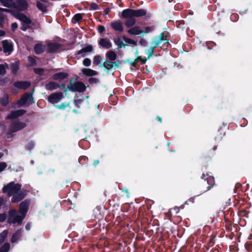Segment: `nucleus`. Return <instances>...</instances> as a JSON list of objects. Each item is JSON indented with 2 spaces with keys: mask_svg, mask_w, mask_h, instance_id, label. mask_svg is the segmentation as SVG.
Segmentation results:
<instances>
[{
  "mask_svg": "<svg viewBox=\"0 0 252 252\" xmlns=\"http://www.w3.org/2000/svg\"><path fill=\"white\" fill-rule=\"evenodd\" d=\"M126 11V9L123 10L121 17L124 19H126L125 22L126 26L128 28H131L135 24L136 20L133 16H126V14L124 13Z\"/></svg>",
  "mask_w": 252,
  "mask_h": 252,
  "instance_id": "1a4fd4ad",
  "label": "nucleus"
},
{
  "mask_svg": "<svg viewBox=\"0 0 252 252\" xmlns=\"http://www.w3.org/2000/svg\"><path fill=\"white\" fill-rule=\"evenodd\" d=\"M9 102V96L7 94H5L3 96L0 98V104L3 106H7Z\"/></svg>",
  "mask_w": 252,
  "mask_h": 252,
  "instance_id": "2f4dec72",
  "label": "nucleus"
},
{
  "mask_svg": "<svg viewBox=\"0 0 252 252\" xmlns=\"http://www.w3.org/2000/svg\"><path fill=\"white\" fill-rule=\"evenodd\" d=\"M30 204V200L29 199H25L20 203L19 213L20 215L18 214L16 209L10 210L8 211L7 222L10 224L17 223L18 225H21L26 216Z\"/></svg>",
  "mask_w": 252,
  "mask_h": 252,
  "instance_id": "f257e3e1",
  "label": "nucleus"
},
{
  "mask_svg": "<svg viewBox=\"0 0 252 252\" xmlns=\"http://www.w3.org/2000/svg\"><path fill=\"white\" fill-rule=\"evenodd\" d=\"M154 51V49H153V47H150V48L147 50L146 54L148 55V58L146 59L147 60L149 59L151 57H152L153 55Z\"/></svg>",
  "mask_w": 252,
  "mask_h": 252,
  "instance_id": "603ef678",
  "label": "nucleus"
},
{
  "mask_svg": "<svg viewBox=\"0 0 252 252\" xmlns=\"http://www.w3.org/2000/svg\"><path fill=\"white\" fill-rule=\"evenodd\" d=\"M14 0H0L2 5L7 8H12Z\"/></svg>",
  "mask_w": 252,
  "mask_h": 252,
  "instance_id": "7c9ffc66",
  "label": "nucleus"
},
{
  "mask_svg": "<svg viewBox=\"0 0 252 252\" xmlns=\"http://www.w3.org/2000/svg\"><path fill=\"white\" fill-rule=\"evenodd\" d=\"M139 44L142 46H147L148 42L146 39L141 38L139 42Z\"/></svg>",
  "mask_w": 252,
  "mask_h": 252,
  "instance_id": "774afa93",
  "label": "nucleus"
},
{
  "mask_svg": "<svg viewBox=\"0 0 252 252\" xmlns=\"http://www.w3.org/2000/svg\"><path fill=\"white\" fill-rule=\"evenodd\" d=\"M32 29V27L31 25H25L24 23H22V27L21 30L23 31H26L28 29Z\"/></svg>",
  "mask_w": 252,
  "mask_h": 252,
  "instance_id": "6e6d98bb",
  "label": "nucleus"
},
{
  "mask_svg": "<svg viewBox=\"0 0 252 252\" xmlns=\"http://www.w3.org/2000/svg\"><path fill=\"white\" fill-rule=\"evenodd\" d=\"M201 179L203 180L200 183L199 188L202 189V193L209 190L214 187L215 181L213 176L203 173Z\"/></svg>",
  "mask_w": 252,
  "mask_h": 252,
  "instance_id": "7ed1b4c3",
  "label": "nucleus"
},
{
  "mask_svg": "<svg viewBox=\"0 0 252 252\" xmlns=\"http://www.w3.org/2000/svg\"><path fill=\"white\" fill-rule=\"evenodd\" d=\"M84 100V97H83L82 98L78 99H74L73 102L75 105L78 108L80 107V104L83 102Z\"/></svg>",
  "mask_w": 252,
  "mask_h": 252,
  "instance_id": "de8ad7c7",
  "label": "nucleus"
},
{
  "mask_svg": "<svg viewBox=\"0 0 252 252\" xmlns=\"http://www.w3.org/2000/svg\"><path fill=\"white\" fill-rule=\"evenodd\" d=\"M27 195L26 190H20L14 194L11 198L12 203H18L22 200Z\"/></svg>",
  "mask_w": 252,
  "mask_h": 252,
  "instance_id": "9d476101",
  "label": "nucleus"
},
{
  "mask_svg": "<svg viewBox=\"0 0 252 252\" xmlns=\"http://www.w3.org/2000/svg\"><path fill=\"white\" fill-rule=\"evenodd\" d=\"M14 0H0L2 5L7 8H12Z\"/></svg>",
  "mask_w": 252,
  "mask_h": 252,
  "instance_id": "c756f323",
  "label": "nucleus"
},
{
  "mask_svg": "<svg viewBox=\"0 0 252 252\" xmlns=\"http://www.w3.org/2000/svg\"><path fill=\"white\" fill-rule=\"evenodd\" d=\"M28 100L31 103H34L32 94L27 93L21 97L18 101L17 104L19 107H21L25 105Z\"/></svg>",
  "mask_w": 252,
  "mask_h": 252,
  "instance_id": "0eeeda50",
  "label": "nucleus"
},
{
  "mask_svg": "<svg viewBox=\"0 0 252 252\" xmlns=\"http://www.w3.org/2000/svg\"><path fill=\"white\" fill-rule=\"evenodd\" d=\"M169 37V33L168 32H162L159 36L154 37V39H156L159 43L162 41H166L167 44H169V40L168 38Z\"/></svg>",
  "mask_w": 252,
  "mask_h": 252,
  "instance_id": "dca6fc26",
  "label": "nucleus"
},
{
  "mask_svg": "<svg viewBox=\"0 0 252 252\" xmlns=\"http://www.w3.org/2000/svg\"><path fill=\"white\" fill-rule=\"evenodd\" d=\"M17 18L20 20L22 23L25 24V25H30L32 23L31 19L23 13H19Z\"/></svg>",
  "mask_w": 252,
  "mask_h": 252,
  "instance_id": "aec40b11",
  "label": "nucleus"
},
{
  "mask_svg": "<svg viewBox=\"0 0 252 252\" xmlns=\"http://www.w3.org/2000/svg\"><path fill=\"white\" fill-rule=\"evenodd\" d=\"M28 60L29 63H31V65H35L36 64L35 60L31 56L28 57Z\"/></svg>",
  "mask_w": 252,
  "mask_h": 252,
  "instance_id": "680f3d73",
  "label": "nucleus"
},
{
  "mask_svg": "<svg viewBox=\"0 0 252 252\" xmlns=\"http://www.w3.org/2000/svg\"><path fill=\"white\" fill-rule=\"evenodd\" d=\"M45 50V47L41 43H37L34 46V53L37 55L43 53Z\"/></svg>",
  "mask_w": 252,
  "mask_h": 252,
  "instance_id": "393cba45",
  "label": "nucleus"
},
{
  "mask_svg": "<svg viewBox=\"0 0 252 252\" xmlns=\"http://www.w3.org/2000/svg\"><path fill=\"white\" fill-rule=\"evenodd\" d=\"M124 13L126 16H133L135 17H140L145 16L147 14V11L144 9H139L134 10L130 8L126 9Z\"/></svg>",
  "mask_w": 252,
  "mask_h": 252,
  "instance_id": "39448f33",
  "label": "nucleus"
},
{
  "mask_svg": "<svg viewBox=\"0 0 252 252\" xmlns=\"http://www.w3.org/2000/svg\"><path fill=\"white\" fill-rule=\"evenodd\" d=\"M34 142L33 141L30 140L28 141L26 145H25V148L26 150L29 151L31 153V151L34 148Z\"/></svg>",
  "mask_w": 252,
  "mask_h": 252,
  "instance_id": "e433bc0d",
  "label": "nucleus"
},
{
  "mask_svg": "<svg viewBox=\"0 0 252 252\" xmlns=\"http://www.w3.org/2000/svg\"><path fill=\"white\" fill-rule=\"evenodd\" d=\"M6 73V69L3 64H0V75H4Z\"/></svg>",
  "mask_w": 252,
  "mask_h": 252,
  "instance_id": "bf43d9fd",
  "label": "nucleus"
},
{
  "mask_svg": "<svg viewBox=\"0 0 252 252\" xmlns=\"http://www.w3.org/2000/svg\"><path fill=\"white\" fill-rule=\"evenodd\" d=\"M245 246L248 252H252V242H247Z\"/></svg>",
  "mask_w": 252,
  "mask_h": 252,
  "instance_id": "8fccbe9b",
  "label": "nucleus"
},
{
  "mask_svg": "<svg viewBox=\"0 0 252 252\" xmlns=\"http://www.w3.org/2000/svg\"><path fill=\"white\" fill-rule=\"evenodd\" d=\"M88 158L86 156H81L79 158L78 161L81 166L87 164V161Z\"/></svg>",
  "mask_w": 252,
  "mask_h": 252,
  "instance_id": "a19ab883",
  "label": "nucleus"
},
{
  "mask_svg": "<svg viewBox=\"0 0 252 252\" xmlns=\"http://www.w3.org/2000/svg\"><path fill=\"white\" fill-rule=\"evenodd\" d=\"M123 39L126 43L128 44H132L133 45H137V42L132 39L124 36Z\"/></svg>",
  "mask_w": 252,
  "mask_h": 252,
  "instance_id": "37998d69",
  "label": "nucleus"
},
{
  "mask_svg": "<svg viewBox=\"0 0 252 252\" xmlns=\"http://www.w3.org/2000/svg\"><path fill=\"white\" fill-rule=\"evenodd\" d=\"M22 232L23 230L22 229L17 230L12 236L11 239V243H13L16 242L18 239L22 236Z\"/></svg>",
  "mask_w": 252,
  "mask_h": 252,
  "instance_id": "bb28decb",
  "label": "nucleus"
},
{
  "mask_svg": "<svg viewBox=\"0 0 252 252\" xmlns=\"http://www.w3.org/2000/svg\"><path fill=\"white\" fill-rule=\"evenodd\" d=\"M59 87V84L55 82L50 81L45 85V87L47 90L53 91L58 89Z\"/></svg>",
  "mask_w": 252,
  "mask_h": 252,
  "instance_id": "b1692460",
  "label": "nucleus"
},
{
  "mask_svg": "<svg viewBox=\"0 0 252 252\" xmlns=\"http://www.w3.org/2000/svg\"><path fill=\"white\" fill-rule=\"evenodd\" d=\"M8 235V230H4L0 233V245L5 240Z\"/></svg>",
  "mask_w": 252,
  "mask_h": 252,
  "instance_id": "4c0bfd02",
  "label": "nucleus"
},
{
  "mask_svg": "<svg viewBox=\"0 0 252 252\" xmlns=\"http://www.w3.org/2000/svg\"><path fill=\"white\" fill-rule=\"evenodd\" d=\"M90 8L92 10H97L99 8V6L96 3L92 2L90 4Z\"/></svg>",
  "mask_w": 252,
  "mask_h": 252,
  "instance_id": "69168bd1",
  "label": "nucleus"
},
{
  "mask_svg": "<svg viewBox=\"0 0 252 252\" xmlns=\"http://www.w3.org/2000/svg\"><path fill=\"white\" fill-rule=\"evenodd\" d=\"M136 59L138 61V62H140L142 64H145L147 61L146 59L143 58L141 56H138Z\"/></svg>",
  "mask_w": 252,
  "mask_h": 252,
  "instance_id": "e2e57ef3",
  "label": "nucleus"
},
{
  "mask_svg": "<svg viewBox=\"0 0 252 252\" xmlns=\"http://www.w3.org/2000/svg\"><path fill=\"white\" fill-rule=\"evenodd\" d=\"M106 57L110 61H114L116 60L117 55L114 51L110 50L106 53Z\"/></svg>",
  "mask_w": 252,
  "mask_h": 252,
  "instance_id": "cd10ccee",
  "label": "nucleus"
},
{
  "mask_svg": "<svg viewBox=\"0 0 252 252\" xmlns=\"http://www.w3.org/2000/svg\"><path fill=\"white\" fill-rule=\"evenodd\" d=\"M88 82L90 84H93L98 83L99 80L98 78L91 77L89 79Z\"/></svg>",
  "mask_w": 252,
  "mask_h": 252,
  "instance_id": "5fc2aeb1",
  "label": "nucleus"
},
{
  "mask_svg": "<svg viewBox=\"0 0 252 252\" xmlns=\"http://www.w3.org/2000/svg\"><path fill=\"white\" fill-rule=\"evenodd\" d=\"M19 68V62H15V63L11 64L10 68L13 74H16L17 71Z\"/></svg>",
  "mask_w": 252,
  "mask_h": 252,
  "instance_id": "473e14b6",
  "label": "nucleus"
},
{
  "mask_svg": "<svg viewBox=\"0 0 252 252\" xmlns=\"http://www.w3.org/2000/svg\"><path fill=\"white\" fill-rule=\"evenodd\" d=\"M155 30V27L154 26H150V27H146L144 28L143 30H142V34H141L139 37H142L144 36V34L148 33L150 32L153 31Z\"/></svg>",
  "mask_w": 252,
  "mask_h": 252,
  "instance_id": "c9c22d12",
  "label": "nucleus"
},
{
  "mask_svg": "<svg viewBox=\"0 0 252 252\" xmlns=\"http://www.w3.org/2000/svg\"><path fill=\"white\" fill-rule=\"evenodd\" d=\"M239 19V15L236 13H233L230 15V20L233 22H236Z\"/></svg>",
  "mask_w": 252,
  "mask_h": 252,
  "instance_id": "864d4df0",
  "label": "nucleus"
},
{
  "mask_svg": "<svg viewBox=\"0 0 252 252\" xmlns=\"http://www.w3.org/2000/svg\"><path fill=\"white\" fill-rule=\"evenodd\" d=\"M26 126V124L23 122H15L11 124L10 126V130L12 132H16L24 128Z\"/></svg>",
  "mask_w": 252,
  "mask_h": 252,
  "instance_id": "2eb2a0df",
  "label": "nucleus"
},
{
  "mask_svg": "<svg viewBox=\"0 0 252 252\" xmlns=\"http://www.w3.org/2000/svg\"><path fill=\"white\" fill-rule=\"evenodd\" d=\"M62 46L60 43L50 42L47 45L46 52L48 53H53L57 52Z\"/></svg>",
  "mask_w": 252,
  "mask_h": 252,
  "instance_id": "ddd939ff",
  "label": "nucleus"
},
{
  "mask_svg": "<svg viewBox=\"0 0 252 252\" xmlns=\"http://www.w3.org/2000/svg\"><path fill=\"white\" fill-rule=\"evenodd\" d=\"M78 77L76 78H71L69 80V84L65 90V93L68 91L72 92L83 93L86 90V87L84 83L81 81H76Z\"/></svg>",
  "mask_w": 252,
  "mask_h": 252,
  "instance_id": "f03ea898",
  "label": "nucleus"
},
{
  "mask_svg": "<svg viewBox=\"0 0 252 252\" xmlns=\"http://www.w3.org/2000/svg\"><path fill=\"white\" fill-rule=\"evenodd\" d=\"M93 50V46L92 45H88L87 46L79 50L77 53L76 55L78 56L79 55H81L82 57H85L86 53L91 52Z\"/></svg>",
  "mask_w": 252,
  "mask_h": 252,
  "instance_id": "412c9836",
  "label": "nucleus"
},
{
  "mask_svg": "<svg viewBox=\"0 0 252 252\" xmlns=\"http://www.w3.org/2000/svg\"><path fill=\"white\" fill-rule=\"evenodd\" d=\"M27 112V111L24 109H19L12 111L6 117L7 120L15 119L22 115H24Z\"/></svg>",
  "mask_w": 252,
  "mask_h": 252,
  "instance_id": "9b49d317",
  "label": "nucleus"
},
{
  "mask_svg": "<svg viewBox=\"0 0 252 252\" xmlns=\"http://www.w3.org/2000/svg\"><path fill=\"white\" fill-rule=\"evenodd\" d=\"M10 249V244L5 243L2 246L0 247V252H8Z\"/></svg>",
  "mask_w": 252,
  "mask_h": 252,
  "instance_id": "58836bf2",
  "label": "nucleus"
},
{
  "mask_svg": "<svg viewBox=\"0 0 252 252\" xmlns=\"http://www.w3.org/2000/svg\"><path fill=\"white\" fill-rule=\"evenodd\" d=\"M151 46L150 47H153V49H155V48L157 47H160V43L156 39H154V37L152 39V41L151 43Z\"/></svg>",
  "mask_w": 252,
  "mask_h": 252,
  "instance_id": "49530a36",
  "label": "nucleus"
},
{
  "mask_svg": "<svg viewBox=\"0 0 252 252\" xmlns=\"http://www.w3.org/2000/svg\"><path fill=\"white\" fill-rule=\"evenodd\" d=\"M121 62L119 60H117L115 62L112 61V68L116 69L120 67Z\"/></svg>",
  "mask_w": 252,
  "mask_h": 252,
  "instance_id": "09e8293b",
  "label": "nucleus"
},
{
  "mask_svg": "<svg viewBox=\"0 0 252 252\" xmlns=\"http://www.w3.org/2000/svg\"><path fill=\"white\" fill-rule=\"evenodd\" d=\"M34 72L40 76L44 75V69L42 68H35L33 69Z\"/></svg>",
  "mask_w": 252,
  "mask_h": 252,
  "instance_id": "79ce46f5",
  "label": "nucleus"
},
{
  "mask_svg": "<svg viewBox=\"0 0 252 252\" xmlns=\"http://www.w3.org/2000/svg\"><path fill=\"white\" fill-rule=\"evenodd\" d=\"M36 5L37 8L42 12H46L47 11V6L42 2L37 1Z\"/></svg>",
  "mask_w": 252,
  "mask_h": 252,
  "instance_id": "72a5a7b5",
  "label": "nucleus"
},
{
  "mask_svg": "<svg viewBox=\"0 0 252 252\" xmlns=\"http://www.w3.org/2000/svg\"><path fill=\"white\" fill-rule=\"evenodd\" d=\"M102 59L99 55L95 56L94 58L93 63L95 65H98L102 61Z\"/></svg>",
  "mask_w": 252,
  "mask_h": 252,
  "instance_id": "c03bdc74",
  "label": "nucleus"
},
{
  "mask_svg": "<svg viewBox=\"0 0 252 252\" xmlns=\"http://www.w3.org/2000/svg\"><path fill=\"white\" fill-rule=\"evenodd\" d=\"M69 103L67 102H63L60 105H54V106L59 109L61 110H64L65 109L67 106H68Z\"/></svg>",
  "mask_w": 252,
  "mask_h": 252,
  "instance_id": "a18cd8bd",
  "label": "nucleus"
},
{
  "mask_svg": "<svg viewBox=\"0 0 252 252\" xmlns=\"http://www.w3.org/2000/svg\"><path fill=\"white\" fill-rule=\"evenodd\" d=\"M99 44L103 48L109 49L112 47V43L107 38H101Z\"/></svg>",
  "mask_w": 252,
  "mask_h": 252,
  "instance_id": "4be33fe9",
  "label": "nucleus"
},
{
  "mask_svg": "<svg viewBox=\"0 0 252 252\" xmlns=\"http://www.w3.org/2000/svg\"><path fill=\"white\" fill-rule=\"evenodd\" d=\"M31 83L27 81H16L13 83L14 87L20 90H26L31 86Z\"/></svg>",
  "mask_w": 252,
  "mask_h": 252,
  "instance_id": "4468645a",
  "label": "nucleus"
},
{
  "mask_svg": "<svg viewBox=\"0 0 252 252\" xmlns=\"http://www.w3.org/2000/svg\"><path fill=\"white\" fill-rule=\"evenodd\" d=\"M7 218V215L5 213L0 214V222H4Z\"/></svg>",
  "mask_w": 252,
  "mask_h": 252,
  "instance_id": "338daca9",
  "label": "nucleus"
},
{
  "mask_svg": "<svg viewBox=\"0 0 252 252\" xmlns=\"http://www.w3.org/2000/svg\"><path fill=\"white\" fill-rule=\"evenodd\" d=\"M21 188V184L19 183L15 184L14 182H12L4 186L2 188V192L4 193H7L9 196H12L20 191Z\"/></svg>",
  "mask_w": 252,
  "mask_h": 252,
  "instance_id": "20e7f679",
  "label": "nucleus"
},
{
  "mask_svg": "<svg viewBox=\"0 0 252 252\" xmlns=\"http://www.w3.org/2000/svg\"><path fill=\"white\" fill-rule=\"evenodd\" d=\"M82 72L83 73V74L88 76H93L98 74L97 71L90 68H83L82 69Z\"/></svg>",
  "mask_w": 252,
  "mask_h": 252,
  "instance_id": "a878e982",
  "label": "nucleus"
},
{
  "mask_svg": "<svg viewBox=\"0 0 252 252\" xmlns=\"http://www.w3.org/2000/svg\"><path fill=\"white\" fill-rule=\"evenodd\" d=\"M69 74L67 72H58L55 73L52 76L53 80L56 81H62L68 77Z\"/></svg>",
  "mask_w": 252,
  "mask_h": 252,
  "instance_id": "6ab92c4d",
  "label": "nucleus"
},
{
  "mask_svg": "<svg viewBox=\"0 0 252 252\" xmlns=\"http://www.w3.org/2000/svg\"><path fill=\"white\" fill-rule=\"evenodd\" d=\"M83 64L84 66H89L91 64V60L89 58H85L83 61Z\"/></svg>",
  "mask_w": 252,
  "mask_h": 252,
  "instance_id": "3c124183",
  "label": "nucleus"
},
{
  "mask_svg": "<svg viewBox=\"0 0 252 252\" xmlns=\"http://www.w3.org/2000/svg\"><path fill=\"white\" fill-rule=\"evenodd\" d=\"M114 41L115 43L117 45L118 48H121L122 47H125L126 45L124 44L120 38L114 39Z\"/></svg>",
  "mask_w": 252,
  "mask_h": 252,
  "instance_id": "ea45409f",
  "label": "nucleus"
},
{
  "mask_svg": "<svg viewBox=\"0 0 252 252\" xmlns=\"http://www.w3.org/2000/svg\"><path fill=\"white\" fill-rule=\"evenodd\" d=\"M97 31L99 33L102 34L105 32V28L103 26L100 25L97 27Z\"/></svg>",
  "mask_w": 252,
  "mask_h": 252,
  "instance_id": "0e129e2a",
  "label": "nucleus"
},
{
  "mask_svg": "<svg viewBox=\"0 0 252 252\" xmlns=\"http://www.w3.org/2000/svg\"><path fill=\"white\" fill-rule=\"evenodd\" d=\"M127 62L130 64L131 66L134 67H137V64L138 63V61L135 59L133 61L130 62L128 60H127Z\"/></svg>",
  "mask_w": 252,
  "mask_h": 252,
  "instance_id": "4d7b16f0",
  "label": "nucleus"
},
{
  "mask_svg": "<svg viewBox=\"0 0 252 252\" xmlns=\"http://www.w3.org/2000/svg\"><path fill=\"white\" fill-rule=\"evenodd\" d=\"M84 13H77L74 15L72 18V21L73 23L79 22L83 19Z\"/></svg>",
  "mask_w": 252,
  "mask_h": 252,
  "instance_id": "f704fd0d",
  "label": "nucleus"
},
{
  "mask_svg": "<svg viewBox=\"0 0 252 252\" xmlns=\"http://www.w3.org/2000/svg\"><path fill=\"white\" fill-rule=\"evenodd\" d=\"M246 206H243L242 205L239 208L238 211V215L240 217H243L245 218H249V215L250 212L249 209L250 208L251 205L247 203L246 205Z\"/></svg>",
  "mask_w": 252,
  "mask_h": 252,
  "instance_id": "f8f14e48",
  "label": "nucleus"
},
{
  "mask_svg": "<svg viewBox=\"0 0 252 252\" xmlns=\"http://www.w3.org/2000/svg\"><path fill=\"white\" fill-rule=\"evenodd\" d=\"M111 27L115 31L122 32L124 31V27L122 23L120 20L113 21L111 23Z\"/></svg>",
  "mask_w": 252,
  "mask_h": 252,
  "instance_id": "a211bd4d",
  "label": "nucleus"
},
{
  "mask_svg": "<svg viewBox=\"0 0 252 252\" xmlns=\"http://www.w3.org/2000/svg\"><path fill=\"white\" fill-rule=\"evenodd\" d=\"M63 98L62 92H59L52 93L48 96V100L50 103L55 105Z\"/></svg>",
  "mask_w": 252,
  "mask_h": 252,
  "instance_id": "6e6552de",
  "label": "nucleus"
},
{
  "mask_svg": "<svg viewBox=\"0 0 252 252\" xmlns=\"http://www.w3.org/2000/svg\"><path fill=\"white\" fill-rule=\"evenodd\" d=\"M211 160L212 157L209 154H205L201 157V161L204 165H208Z\"/></svg>",
  "mask_w": 252,
  "mask_h": 252,
  "instance_id": "c85d7f7f",
  "label": "nucleus"
},
{
  "mask_svg": "<svg viewBox=\"0 0 252 252\" xmlns=\"http://www.w3.org/2000/svg\"><path fill=\"white\" fill-rule=\"evenodd\" d=\"M28 7V3L26 0H14L12 8L21 11L27 10Z\"/></svg>",
  "mask_w": 252,
  "mask_h": 252,
  "instance_id": "423d86ee",
  "label": "nucleus"
},
{
  "mask_svg": "<svg viewBox=\"0 0 252 252\" xmlns=\"http://www.w3.org/2000/svg\"><path fill=\"white\" fill-rule=\"evenodd\" d=\"M127 62L130 64L131 66L134 67H137V64L138 63V61L135 59L133 61L130 62L128 60H127Z\"/></svg>",
  "mask_w": 252,
  "mask_h": 252,
  "instance_id": "13d9d810",
  "label": "nucleus"
},
{
  "mask_svg": "<svg viewBox=\"0 0 252 252\" xmlns=\"http://www.w3.org/2000/svg\"><path fill=\"white\" fill-rule=\"evenodd\" d=\"M3 52L10 54L13 51V45L11 43L8 42L7 40H4L2 42Z\"/></svg>",
  "mask_w": 252,
  "mask_h": 252,
  "instance_id": "f3484780",
  "label": "nucleus"
},
{
  "mask_svg": "<svg viewBox=\"0 0 252 252\" xmlns=\"http://www.w3.org/2000/svg\"><path fill=\"white\" fill-rule=\"evenodd\" d=\"M142 30L140 29V28L139 26L131 27L127 31V32L129 34L134 35H139L140 36L142 34Z\"/></svg>",
  "mask_w": 252,
  "mask_h": 252,
  "instance_id": "5701e85b",
  "label": "nucleus"
},
{
  "mask_svg": "<svg viewBox=\"0 0 252 252\" xmlns=\"http://www.w3.org/2000/svg\"><path fill=\"white\" fill-rule=\"evenodd\" d=\"M4 20V15L3 13L0 12V27H3V23Z\"/></svg>",
  "mask_w": 252,
  "mask_h": 252,
  "instance_id": "052dcab7",
  "label": "nucleus"
}]
</instances>
